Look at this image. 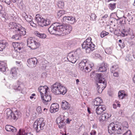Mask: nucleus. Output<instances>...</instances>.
Returning <instances> with one entry per match:
<instances>
[{"label":"nucleus","instance_id":"1","mask_svg":"<svg viewBox=\"0 0 135 135\" xmlns=\"http://www.w3.org/2000/svg\"><path fill=\"white\" fill-rule=\"evenodd\" d=\"M59 23H56L51 25L48 29L49 32L51 34L64 36L67 35L66 25H60Z\"/></svg>","mask_w":135,"mask_h":135},{"label":"nucleus","instance_id":"2","mask_svg":"<svg viewBox=\"0 0 135 135\" xmlns=\"http://www.w3.org/2000/svg\"><path fill=\"white\" fill-rule=\"evenodd\" d=\"M97 78L98 79V83L97 84V89L98 92L100 93L105 87V86L106 84L107 81L101 74H97Z\"/></svg>","mask_w":135,"mask_h":135},{"label":"nucleus","instance_id":"3","mask_svg":"<svg viewBox=\"0 0 135 135\" xmlns=\"http://www.w3.org/2000/svg\"><path fill=\"white\" fill-rule=\"evenodd\" d=\"M64 88L60 83L56 82L51 86L52 92L55 95H57L61 94H64L67 90H64Z\"/></svg>","mask_w":135,"mask_h":135},{"label":"nucleus","instance_id":"4","mask_svg":"<svg viewBox=\"0 0 135 135\" xmlns=\"http://www.w3.org/2000/svg\"><path fill=\"white\" fill-rule=\"evenodd\" d=\"M91 39L89 37L84 41L82 45V48L85 49L86 52L90 53L94 50L95 45L91 42Z\"/></svg>","mask_w":135,"mask_h":135},{"label":"nucleus","instance_id":"5","mask_svg":"<svg viewBox=\"0 0 135 135\" xmlns=\"http://www.w3.org/2000/svg\"><path fill=\"white\" fill-rule=\"evenodd\" d=\"M108 129L109 133L110 134L116 133L119 134L124 132V130L122 129L119 125L114 123H111L109 125Z\"/></svg>","mask_w":135,"mask_h":135},{"label":"nucleus","instance_id":"6","mask_svg":"<svg viewBox=\"0 0 135 135\" xmlns=\"http://www.w3.org/2000/svg\"><path fill=\"white\" fill-rule=\"evenodd\" d=\"M7 119L12 120H17L21 117V113L19 112L16 111L13 113L12 110L8 108L6 109Z\"/></svg>","mask_w":135,"mask_h":135},{"label":"nucleus","instance_id":"7","mask_svg":"<svg viewBox=\"0 0 135 135\" xmlns=\"http://www.w3.org/2000/svg\"><path fill=\"white\" fill-rule=\"evenodd\" d=\"M45 123L43 118H40L37 119L33 124V127L37 132H38L41 130L43 129V127L45 126Z\"/></svg>","mask_w":135,"mask_h":135},{"label":"nucleus","instance_id":"8","mask_svg":"<svg viewBox=\"0 0 135 135\" xmlns=\"http://www.w3.org/2000/svg\"><path fill=\"white\" fill-rule=\"evenodd\" d=\"M27 46L32 49L38 48L40 45L38 42L32 38L28 39L27 40Z\"/></svg>","mask_w":135,"mask_h":135},{"label":"nucleus","instance_id":"9","mask_svg":"<svg viewBox=\"0 0 135 135\" xmlns=\"http://www.w3.org/2000/svg\"><path fill=\"white\" fill-rule=\"evenodd\" d=\"M87 62L86 60L85 59L82 60L79 64V69L83 72H87L90 71L91 70L88 66H86V64Z\"/></svg>","mask_w":135,"mask_h":135},{"label":"nucleus","instance_id":"10","mask_svg":"<svg viewBox=\"0 0 135 135\" xmlns=\"http://www.w3.org/2000/svg\"><path fill=\"white\" fill-rule=\"evenodd\" d=\"M27 61L28 62L27 66L30 68H33L36 66L37 60L36 58L33 57L28 59Z\"/></svg>","mask_w":135,"mask_h":135},{"label":"nucleus","instance_id":"11","mask_svg":"<svg viewBox=\"0 0 135 135\" xmlns=\"http://www.w3.org/2000/svg\"><path fill=\"white\" fill-rule=\"evenodd\" d=\"M47 93H45V95H41V96L42 102L45 105H47L51 100V97L47 95Z\"/></svg>","mask_w":135,"mask_h":135},{"label":"nucleus","instance_id":"12","mask_svg":"<svg viewBox=\"0 0 135 135\" xmlns=\"http://www.w3.org/2000/svg\"><path fill=\"white\" fill-rule=\"evenodd\" d=\"M75 53L74 52H71L68 54V60L73 63H74L76 61L75 58Z\"/></svg>","mask_w":135,"mask_h":135},{"label":"nucleus","instance_id":"13","mask_svg":"<svg viewBox=\"0 0 135 135\" xmlns=\"http://www.w3.org/2000/svg\"><path fill=\"white\" fill-rule=\"evenodd\" d=\"M8 28L9 29H14L16 31L19 27H21V25L15 22H10L8 25Z\"/></svg>","mask_w":135,"mask_h":135},{"label":"nucleus","instance_id":"14","mask_svg":"<svg viewBox=\"0 0 135 135\" xmlns=\"http://www.w3.org/2000/svg\"><path fill=\"white\" fill-rule=\"evenodd\" d=\"M106 107L104 105H101L99 106L96 109V112L98 115L100 114L106 110Z\"/></svg>","mask_w":135,"mask_h":135},{"label":"nucleus","instance_id":"15","mask_svg":"<svg viewBox=\"0 0 135 135\" xmlns=\"http://www.w3.org/2000/svg\"><path fill=\"white\" fill-rule=\"evenodd\" d=\"M48 89V87L46 86L39 87L38 88V90L41 94V95H43L45 94V93H47V91Z\"/></svg>","mask_w":135,"mask_h":135},{"label":"nucleus","instance_id":"16","mask_svg":"<svg viewBox=\"0 0 135 135\" xmlns=\"http://www.w3.org/2000/svg\"><path fill=\"white\" fill-rule=\"evenodd\" d=\"M59 110V105L56 103L52 104L50 107V111L51 113H53Z\"/></svg>","mask_w":135,"mask_h":135},{"label":"nucleus","instance_id":"17","mask_svg":"<svg viewBox=\"0 0 135 135\" xmlns=\"http://www.w3.org/2000/svg\"><path fill=\"white\" fill-rule=\"evenodd\" d=\"M103 103V101L100 98H97L93 100V104L96 106H99Z\"/></svg>","mask_w":135,"mask_h":135},{"label":"nucleus","instance_id":"18","mask_svg":"<svg viewBox=\"0 0 135 135\" xmlns=\"http://www.w3.org/2000/svg\"><path fill=\"white\" fill-rule=\"evenodd\" d=\"M18 27V28L17 30V33H18L20 34L22 36H24L26 35V32L25 29L22 27L21 25V27Z\"/></svg>","mask_w":135,"mask_h":135},{"label":"nucleus","instance_id":"19","mask_svg":"<svg viewBox=\"0 0 135 135\" xmlns=\"http://www.w3.org/2000/svg\"><path fill=\"white\" fill-rule=\"evenodd\" d=\"M7 45L8 43L5 41L4 40L0 41V51H3Z\"/></svg>","mask_w":135,"mask_h":135},{"label":"nucleus","instance_id":"20","mask_svg":"<svg viewBox=\"0 0 135 135\" xmlns=\"http://www.w3.org/2000/svg\"><path fill=\"white\" fill-rule=\"evenodd\" d=\"M5 129L7 131L11 132L14 133L16 132L17 131L15 127L9 125H7L6 126Z\"/></svg>","mask_w":135,"mask_h":135},{"label":"nucleus","instance_id":"21","mask_svg":"<svg viewBox=\"0 0 135 135\" xmlns=\"http://www.w3.org/2000/svg\"><path fill=\"white\" fill-rule=\"evenodd\" d=\"M56 122L58 125L59 128H61L64 125V123H63V120L61 117H57L56 119Z\"/></svg>","mask_w":135,"mask_h":135},{"label":"nucleus","instance_id":"22","mask_svg":"<svg viewBox=\"0 0 135 135\" xmlns=\"http://www.w3.org/2000/svg\"><path fill=\"white\" fill-rule=\"evenodd\" d=\"M35 18L36 20L40 25V24L42 23V22H43L44 19L41 16L38 14L36 15Z\"/></svg>","mask_w":135,"mask_h":135},{"label":"nucleus","instance_id":"23","mask_svg":"<svg viewBox=\"0 0 135 135\" xmlns=\"http://www.w3.org/2000/svg\"><path fill=\"white\" fill-rule=\"evenodd\" d=\"M107 64H102V65L101 66L99 67L98 70L99 72H104L107 70Z\"/></svg>","mask_w":135,"mask_h":135},{"label":"nucleus","instance_id":"24","mask_svg":"<svg viewBox=\"0 0 135 135\" xmlns=\"http://www.w3.org/2000/svg\"><path fill=\"white\" fill-rule=\"evenodd\" d=\"M10 74L12 78H15L16 77L17 74V69L15 68H14L12 69L10 72Z\"/></svg>","mask_w":135,"mask_h":135},{"label":"nucleus","instance_id":"25","mask_svg":"<svg viewBox=\"0 0 135 135\" xmlns=\"http://www.w3.org/2000/svg\"><path fill=\"white\" fill-rule=\"evenodd\" d=\"M6 64L3 62L0 63V71L2 72H4L6 70Z\"/></svg>","mask_w":135,"mask_h":135},{"label":"nucleus","instance_id":"26","mask_svg":"<svg viewBox=\"0 0 135 135\" xmlns=\"http://www.w3.org/2000/svg\"><path fill=\"white\" fill-rule=\"evenodd\" d=\"M35 34L36 36L41 38H45L46 37V34L44 33H40L37 31H35Z\"/></svg>","mask_w":135,"mask_h":135},{"label":"nucleus","instance_id":"27","mask_svg":"<svg viewBox=\"0 0 135 135\" xmlns=\"http://www.w3.org/2000/svg\"><path fill=\"white\" fill-rule=\"evenodd\" d=\"M61 108L63 110H66L68 108V102L65 100L62 101Z\"/></svg>","mask_w":135,"mask_h":135},{"label":"nucleus","instance_id":"28","mask_svg":"<svg viewBox=\"0 0 135 135\" xmlns=\"http://www.w3.org/2000/svg\"><path fill=\"white\" fill-rule=\"evenodd\" d=\"M22 36L20 34L17 33L15 35H13L12 37V39L16 40H20L21 39Z\"/></svg>","mask_w":135,"mask_h":135},{"label":"nucleus","instance_id":"29","mask_svg":"<svg viewBox=\"0 0 135 135\" xmlns=\"http://www.w3.org/2000/svg\"><path fill=\"white\" fill-rule=\"evenodd\" d=\"M126 95L123 91H120L118 93V97L120 99H122Z\"/></svg>","mask_w":135,"mask_h":135},{"label":"nucleus","instance_id":"30","mask_svg":"<svg viewBox=\"0 0 135 135\" xmlns=\"http://www.w3.org/2000/svg\"><path fill=\"white\" fill-rule=\"evenodd\" d=\"M75 18L72 16H68V23L72 24L75 21Z\"/></svg>","mask_w":135,"mask_h":135},{"label":"nucleus","instance_id":"31","mask_svg":"<svg viewBox=\"0 0 135 135\" xmlns=\"http://www.w3.org/2000/svg\"><path fill=\"white\" fill-rule=\"evenodd\" d=\"M130 28H129L127 30H126V29H123V30L122 32V33L123 34V35H122V36L124 37L125 36H127V34H126V33H128L130 31Z\"/></svg>","mask_w":135,"mask_h":135},{"label":"nucleus","instance_id":"32","mask_svg":"<svg viewBox=\"0 0 135 135\" xmlns=\"http://www.w3.org/2000/svg\"><path fill=\"white\" fill-rule=\"evenodd\" d=\"M62 22L63 23V24L62 25H66L67 27V23L68 22V16H64L63 17Z\"/></svg>","mask_w":135,"mask_h":135},{"label":"nucleus","instance_id":"33","mask_svg":"<svg viewBox=\"0 0 135 135\" xmlns=\"http://www.w3.org/2000/svg\"><path fill=\"white\" fill-rule=\"evenodd\" d=\"M108 7L110 9L113 10L116 7V3H110L109 4Z\"/></svg>","mask_w":135,"mask_h":135},{"label":"nucleus","instance_id":"34","mask_svg":"<svg viewBox=\"0 0 135 135\" xmlns=\"http://www.w3.org/2000/svg\"><path fill=\"white\" fill-rule=\"evenodd\" d=\"M118 70V66L117 65L113 66L110 68V71L112 73L115 72V70Z\"/></svg>","mask_w":135,"mask_h":135},{"label":"nucleus","instance_id":"35","mask_svg":"<svg viewBox=\"0 0 135 135\" xmlns=\"http://www.w3.org/2000/svg\"><path fill=\"white\" fill-rule=\"evenodd\" d=\"M105 115L104 114V113L100 116L99 118V121L101 122H102L104 120H106V118H105Z\"/></svg>","mask_w":135,"mask_h":135},{"label":"nucleus","instance_id":"36","mask_svg":"<svg viewBox=\"0 0 135 135\" xmlns=\"http://www.w3.org/2000/svg\"><path fill=\"white\" fill-rule=\"evenodd\" d=\"M13 88L15 90L17 91H21L22 90L21 86L18 84L13 86Z\"/></svg>","mask_w":135,"mask_h":135},{"label":"nucleus","instance_id":"37","mask_svg":"<svg viewBox=\"0 0 135 135\" xmlns=\"http://www.w3.org/2000/svg\"><path fill=\"white\" fill-rule=\"evenodd\" d=\"M59 8H62L64 5V2L62 1H59L57 4Z\"/></svg>","mask_w":135,"mask_h":135},{"label":"nucleus","instance_id":"38","mask_svg":"<svg viewBox=\"0 0 135 135\" xmlns=\"http://www.w3.org/2000/svg\"><path fill=\"white\" fill-rule=\"evenodd\" d=\"M112 48L111 47L106 48L105 50V52L107 54H110L112 53Z\"/></svg>","mask_w":135,"mask_h":135},{"label":"nucleus","instance_id":"39","mask_svg":"<svg viewBox=\"0 0 135 135\" xmlns=\"http://www.w3.org/2000/svg\"><path fill=\"white\" fill-rule=\"evenodd\" d=\"M90 16V20L93 21H96V18L97 17L96 15L94 13H92Z\"/></svg>","mask_w":135,"mask_h":135},{"label":"nucleus","instance_id":"40","mask_svg":"<svg viewBox=\"0 0 135 135\" xmlns=\"http://www.w3.org/2000/svg\"><path fill=\"white\" fill-rule=\"evenodd\" d=\"M109 34V33L105 31H102L100 34V36L102 38H103L105 36Z\"/></svg>","mask_w":135,"mask_h":135},{"label":"nucleus","instance_id":"41","mask_svg":"<svg viewBox=\"0 0 135 135\" xmlns=\"http://www.w3.org/2000/svg\"><path fill=\"white\" fill-rule=\"evenodd\" d=\"M65 13L64 10H60L57 13V16L59 17L61 16L62 15Z\"/></svg>","mask_w":135,"mask_h":135},{"label":"nucleus","instance_id":"42","mask_svg":"<svg viewBox=\"0 0 135 135\" xmlns=\"http://www.w3.org/2000/svg\"><path fill=\"white\" fill-rule=\"evenodd\" d=\"M27 134L25 133L24 131H21V129L19 130L17 135H26Z\"/></svg>","mask_w":135,"mask_h":135},{"label":"nucleus","instance_id":"43","mask_svg":"<svg viewBox=\"0 0 135 135\" xmlns=\"http://www.w3.org/2000/svg\"><path fill=\"white\" fill-rule=\"evenodd\" d=\"M26 20L29 22H31L32 20V17L30 16H28L25 19Z\"/></svg>","mask_w":135,"mask_h":135},{"label":"nucleus","instance_id":"44","mask_svg":"<svg viewBox=\"0 0 135 135\" xmlns=\"http://www.w3.org/2000/svg\"><path fill=\"white\" fill-rule=\"evenodd\" d=\"M18 46L17 50H18V49L19 50H20L23 47V44L22 43H18Z\"/></svg>","mask_w":135,"mask_h":135},{"label":"nucleus","instance_id":"45","mask_svg":"<svg viewBox=\"0 0 135 135\" xmlns=\"http://www.w3.org/2000/svg\"><path fill=\"white\" fill-rule=\"evenodd\" d=\"M123 135H132L131 132L130 130H128Z\"/></svg>","mask_w":135,"mask_h":135},{"label":"nucleus","instance_id":"46","mask_svg":"<svg viewBox=\"0 0 135 135\" xmlns=\"http://www.w3.org/2000/svg\"><path fill=\"white\" fill-rule=\"evenodd\" d=\"M12 45L15 49H16V50H17V47H18V43H13Z\"/></svg>","mask_w":135,"mask_h":135},{"label":"nucleus","instance_id":"47","mask_svg":"<svg viewBox=\"0 0 135 135\" xmlns=\"http://www.w3.org/2000/svg\"><path fill=\"white\" fill-rule=\"evenodd\" d=\"M126 60L128 61H131L132 60V57L131 55L127 56Z\"/></svg>","mask_w":135,"mask_h":135},{"label":"nucleus","instance_id":"48","mask_svg":"<svg viewBox=\"0 0 135 135\" xmlns=\"http://www.w3.org/2000/svg\"><path fill=\"white\" fill-rule=\"evenodd\" d=\"M105 117L106 120L108 119L111 116L110 114H108L107 113H104Z\"/></svg>","mask_w":135,"mask_h":135},{"label":"nucleus","instance_id":"49","mask_svg":"<svg viewBox=\"0 0 135 135\" xmlns=\"http://www.w3.org/2000/svg\"><path fill=\"white\" fill-rule=\"evenodd\" d=\"M46 20L44 19V21L42 23L40 24V25L42 27H43L44 26H46Z\"/></svg>","mask_w":135,"mask_h":135},{"label":"nucleus","instance_id":"50","mask_svg":"<svg viewBox=\"0 0 135 135\" xmlns=\"http://www.w3.org/2000/svg\"><path fill=\"white\" fill-rule=\"evenodd\" d=\"M123 127H125L126 128H128V123L127 122H124L123 123Z\"/></svg>","mask_w":135,"mask_h":135},{"label":"nucleus","instance_id":"51","mask_svg":"<svg viewBox=\"0 0 135 135\" xmlns=\"http://www.w3.org/2000/svg\"><path fill=\"white\" fill-rule=\"evenodd\" d=\"M46 26H47L50 23L51 21L49 19H47L46 20Z\"/></svg>","mask_w":135,"mask_h":135},{"label":"nucleus","instance_id":"52","mask_svg":"<svg viewBox=\"0 0 135 135\" xmlns=\"http://www.w3.org/2000/svg\"><path fill=\"white\" fill-rule=\"evenodd\" d=\"M22 16L25 19L28 16V15H27L26 13L25 12H24L22 13Z\"/></svg>","mask_w":135,"mask_h":135},{"label":"nucleus","instance_id":"53","mask_svg":"<svg viewBox=\"0 0 135 135\" xmlns=\"http://www.w3.org/2000/svg\"><path fill=\"white\" fill-rule=\"evenodd\" d=\"M4 2H5L8 5H9L11 3V1L10 0H3Z\"/></svg>","mask_w":135,"mask_h":135},{"label":"nucleus","instance_id":"54","mask_svg":"<svg viewBox=\"0 0 135 135\" xmlns=\"http://www.w3.org/2000/svg\"><path fill=\"white\" fill-rule=\"evenodd\" d=\"M113 73V76H114L117 77L119 76V73L117 72H114Z\"/></svg>","mask_w":135,"mask_h":135},{"label":"nucleus","instance_id":"55","mask_svg":"<svg viewBox=\"0 0 135 135\" xmlns=\"http://www.w3.org/2000/svg\"><path fill=\"white\" fill-rule=\"evenodd\" d=\"M72 27L70 25H68V31L69 32H70L72 30Z\"/></svg>","mask_w":135,"mask_h":135},{"label":"nucleus","instance_id":"56","mask_svg":"<svg viewBox=\"0 0 135 135\" xmlns=\"http://www.w3.org/2000/svg\"><path fill=\"white\" fill-rule=\"evenodd\" d=\"M74 41L73 40H72L70 41H69L68 42L69 43V44H70L69 45L70 46H71L74 45Z\"/></svg>","mask_w":135,"mask_h":135},{"label":"nucleus","instance_id":"57","mask_svg":"<svg viewBox=\"0 0 135 135\" xmlns=\"http://www.w3.org/2000/svg\"><path fill=\"white\" fill-rule=\"evenodd\" d=\"M37 110L38 112L41 113V109L40 107H38L37 108Z\"/></svg>","mask_w":135,"mask_h":135},{"label":"nucleus","instance_id":"58","mask_svg":"<svg viewBox=\"0 0 135 135\" xmlns=\"http://www.w3.org/2000/svg\"><path fill=\"white\" fill-rule=\"evenodd\" d=\"M30 25L33 27H35L36 26V24L34 23L32 21L30 22Z\"/></svg>","mask_w":135,"mask_h":135},{"label":"nucleus","instance_id":"59","mask_svg":"<svg viewBox=\"0 0 135 135\" xmlns=\"http://www.w3.org/2000/svg\"><path fill=\"white\" fill-rule=\"evenodd\" d=\"M90 134H93L94 135H95L96 134V132L94 131H93L90 133Z\"/></svg>","mask_w":135,"mask_h":135},{"label":"nucleus","instance_id":"60","mask_svg":"<svg viewBox=\"0 0 135 135\" xmlns=\"http://www.w3.org/2000/svg\"><path fill=\"white\" fill-rule=\"evenodd\" d=\"M113 108L114 109H116L117 108V105L115 104H113Z\"/></svg>","mask_w":135,"mask_h":135},{"label":"nucleus","instance_id":"61","mask_svg":"<svg viewBox=\"0 0 135 135\" xmlns=\"http://www.w3.org/2000/svg\"><path fill=\"white\" fill-rule=\"evenodd\" d=\"M105 1L107 2H109L111 1H115L116 0H105Z\"/></svg>","mask_w":135,"mask_h":135},{"label":"nucleus","instance_id":"62","mask_svg":"<svg viewBox=\"0 0 135 135\" xmlns=\"http://www.w3.org/2000/svg\"><path fill=\"white\" fill-rule=\"evenodd\" d=\"M108 17V15H105L104 16L102 17L103 18H106Z\"/></svg>","mask_w":135,"mask_h":135},{"label":"nucleus","instance_id":"63","mask_svg":"<svg viewBox=\"0 0 135 135\" xmlns=\"http://www.w3.org/2000/svg\"><path fill=\"white\" fill-rule=\"evenodd\" d=\"M73 109H71V110H70L69 113H70L71 114H73Z\"/></svg>","mask_w":135,"mask_h":135},{"label":"nucleus","instance_id":"64","mask_svg":"<svg viewBox=\"0 0 135 135\" xmlns=\"http://www.w3.org/2000/svg\"><path fill=\"white\" fill-rule=\"evenodd\" d=\"M133 80L134 83H135V75L133 78Z\"/></svg>","mask_w":135,"mask_h":135}]
</instances>
